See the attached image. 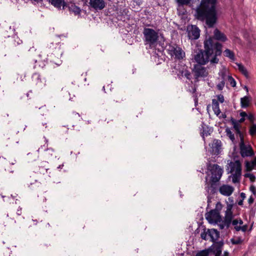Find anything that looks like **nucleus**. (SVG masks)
Here are the masks:
<instances>
[{
	"label": "nucleus",
	"mask_w": 256,
	"mask_h": 256,
	"mask_svg": "<svg viewBox=\"0 0 256 256\" xmlns=\"http://www.w3.org/2000/svg\"><path fill=\"white\" fill-rule=\"evenodd\" d=\"M217 0H202L196 10L197 19L206 20L208 28H212L218 20L216 3Z\"/></svg>",
	"instance_id": "2"
},
{
	"label": "nucleus",
	"mask_w": 256,
	"mask_h": 256,
	"mask_svg": "<svg viewBox=\"0 0 256 256\" xmlns=\"http://www.w3.org/2000/svg\"><path fill=\"white\" fill-rule=\"evenodd\" d=\"M240 197L242 198V200H244L246 198V194L244 192H241L240 194Z\"/></svg>",
	"instance_id": "53"
},
{
	"label": "nucleus",
	"mask_w": 256,
	"mask_h": 256,
	"mask_svg": "<svg viewBox=\"0 0 256 256\" xmlns=\"http://www.w3.org/2000/svg\"><path fill=\"white\" fill-rule=\"evenodd\" d=\"M33 0L35 2H39L42 1V0Z\"/></svg>",
	"instance_id": "61"
},
{
	"label": "nucleus",
	"mask_w": 256,
	"mask_h": 256,
	"mask_svg": "<svg viewBox=\"0 0 256 256\" xmlns=\"http://www.w3.org/2000/svg\"><path fill=\"white\" fill-rule=\"evenodd\" d=\"M234 229L236 230V231L238 232V231L240 230L242 228H241L240 226H238L236 225V226H235Z\"/></svg>",
	"instance_id": "54"
},
{
	"label": "nucleus",
	"mask_w": 256,
	"mask_h": 256,
	"mask_svg": "<svg viewBox=\"0 0 256 256\" xmlns=\"http://www.w3.org/2000/svg\"><path fill=\"white\" fill-rule=\"evenodd\" d=\"M143 34L146 44H148L150 48L158 44L159 38L158 32L152 28H145L144 29Z\"/></svg>",
	"instance_id": "4"
},
{
	"label": "nucleus",
	"mask_w": 256,
	"mask_h": 256,
	"mask_svg": "<svg viewBox=\"0 0 256 256\" xmlns=\"http://www.w3.org/2000/svg\"><path fill=\"white\" fill-rule=\"evenodd\" d=\"M254 202V198L252 196H250V198L248 200V202L250 204H252Z\"/></svg>",
	"instance_id": "49"
},
{
	"label": "nucleus",
	"mask_w": 256,
	"mask_h": 256,
	"mask_svg": "<svg viewBox=\"0 0 256 256\" xmlns=\"http://www.w3.org/2000/svg\"><path fill=\"white\" fill-rule=\"evenodd\" d=\"M24 49V46L22 45H18L12 48V51L14 54L18 57H19V54L20 53V52Z\"/></svg>",
	"instance_id": "24"
},
{
	"label": "nucleus",
	"mask_w": 256,
	"mask_h": 256,
	"mask_svg": "<svg viewBox=\"0 0 256 256\" xmlns=\"http://www.w3.org/2000/svg\"><path fill=\"white\" fill-rule=\"evenodd\" d=\"M243 200H240L238 202V204L240 205V206H242L243 205Z\"/></svg>",
	"instance_id": "57"
},
{
	"label": "nucleus",
	"mask_w": 256,
	"mask_h": 256,
	"mask_svg": "<svg viewBox=\"0 0 256 256\" xmlns=\"http://www.w3.org/2000/svg\"><path fill=\"white\" fill-rule=\"evenodd\" d=\"M195 64L194 66L193 70L196 82H198V78L200 77L205 78L208 74V72L206 70V68L202 66V64Z\"/></svg>",
	"instance_id": "9"
},
{
	"label": "nucleus",
	"mask_w": 256,
	"mask_h": 256,
	"mask_svg": "<svg viewBox=\"0 0 256 256\" xmlns=\"http://www.w3.org/2000/svg\"><path fill=\"white\" fill-rule=\"evenodd\" d=\"M58 49L60 50H59L57 54V57L58 58H61V56L62 55V52H61L60 47L58 48Z\"/></svg>",
	"instance_id": "52"
},
{
	"label": "nucleus",
	"mask_w": 256,
	"mask_h": 256,
	"mask_svg": "<svg viewBox=\"0 0 256 256\" xmlns=\"http://www.w3.org/2000/svg\"><path fill=\"white\" fill-rule=\"evenodd\" d=\"M252 174L246 173V174H244V176L246 177V178H250V176L252 175Z\"/></svg>",
	"instance_id": "55"
},
{
	"label": "nucleus",
	"mask_w": 256,
	"mask_h": 256,
	"mask_svg": "<svg viewBox=\"0 0 256 256\" xmlns=\"http://www.w3.org/2000/svg\"><path fill=\"white\" fill-rule=\"evenodd\" d=\"M240 116H242V118H244L248 116V114L245 112H242L240 113Z\"/></svg>",
	"instance_id": "48"
},
{
	"label": "nucleus",
	"mask_w": 256,
	"mask_h": 256,
	"mask_svg": "<svg viewBox=\"0 0 256 256\" xmlns=\"http://www.w3.org/2000/svg\"><path fill=\"white\" fill-rule=\"evenodd\" d=\"M209 254L206 249L202 250L198 252L196 256H208Z\"/></svg>",
	"instance_id": "32"
},
{
	"label": "nucleus",
	"mask_w": 256,
	"mask_h": 256,
	"mask_svg": "<svg viewBox=\"0 0 256 256\" xmlns=\"http://www.w3.org/2000/svg\"><path fill=\"white\" fill-rule=\"evenodd\" d=\"M222 142L219 140L214 139L210 146V152L212 154L218 156L220 152Z\"/></svg>",
	"instance_id": "14"
},
{
	"label": "nucleus",
	"mask_w": 256,
	"mask_h": 256,
	"mask_svg": "<svg viewBox=\"0 0 256 256\" xmlns=\"http://www.w3.org/2000/svg\"><path fill=\"white\" fill-rule=\"evenodd\" d=\"M184 76H185V77L187 79H188V80L190 79L191 74H190V72H189L188 70H186L185 72Z\"/></svg>",
	"instance_id": "41"
},
{
	"label": "nucleus",
	"mask_w": 256,
	"mask_h": 256,
	"mask_svg": "<svg viewBox=\"0 0 256 256\" xmlns=\"http://www.w3.org/2000/svg\"><path fill=\"white\" fill-rule=\"evenodd\" d=\"M232 225L234 226H236L238 224V220L235 219L233 220H232Z\"/></svg>",
	"instance_id": "50"
},
{
	"label": "nucleus",
	"mask_w": 256,
	"mask_h": 256,
	"mask_svg": "<svg viewBox=\"0 0 256 256\" xmlns=\"http://www.w3.org/2000/svg\"><path fill=\"white\" fill-rule=\"evenodd\" d=\"M224 56L226 57L229 58L230 60H234L235 56L234 52L229 49H226L224 52Z\"/></svg>",
	"instance_id": "25"
},
{
	"label": "nucleus",
	"mask_w": 256,
	"mask_h": 256,
	"mask_svg": "<svg viewBox=\"0 0 256 256\" xmlns=\"http://www.w3.org/2000/svg\"><path fill=\"white\" fill-rule=\"evenodd\" d=\"M206 220L210 224H218L222 221V216L220 212H216V210H212L205 214Z\"/></svg>",
	"instance_id": "7"
},
{
	"label": "nucleus",
	"mask_w": 256,
	"mask_h": 256,
	"mask_svg": "<svg viewBox=\"0 0 256 256\" xmlns=\"http://www.w3.org/2000/svg\"><path fill=\"white\" fill-rule=\"evenodd\" d=\"M250 133L251 135H254L256 133V124L254 125L250 130Z\"/></svg>",
	"instance_id": "37"
},
{
	"label": "nucleus",
	"mask_w": 256,
	"mask_h": 256,
	"mask_svg": "<svg viewBox=\"0 0 256 256\" xmlns=\"http://www.w3.org/2000/svg\"><path fill=\"white\" fill-rule=\"evenodd\" d=\"M248 225L247 224H245L242 226H241V230H242L243 232H245L247 230V229H248Z\"/></svg>",
	"instance_id": "46"
},
{
	"label": "nucleus",
	"mask_w": 256,
	"mask_h": 256,
	"mask_svg": "<svg viewBox=\"0 0 256 256\" xmlns=\"http://www.w3.org/2000/svg\"><path fill=\"white\" fill-rule=\"evenodd\" d=\"M240 154L242 158L251 156L254 155V152L252 147L249 146L250 149H248V148L244 144V140H240Z\"/></svg>",
	"instance_id": "13"
},
{
	"label": "nucleus",
	"mask_w": 256,
	"mask_h": 256,
	"mask_svg": "<svg viewBox=\"0 0 256 256\" xmlns=\"http://www.w3.org/2000/svg\"><path fill=\"white\" fill-rule=\"evenodd\" d=\"M222 204H221L220 202H218L216 203V208L213 210H216V212H220L222 210Z\"/></svg>",
	"instance_id": "34"
},
{
	"label": "nucleus",
	"mask_w": 256,
	"mask_h": 256,
	"mask_svg": "<svg viewBox=\"0 0 256 256\" xmlns=\"http://www.w3.org/2000/svg\"><path fill=\"white\" fill-rule=\"evenodd\" d=\"M234 190V187L228 184H223L219 188V192L222 194L228 196H230Z\"/></svg>",
	"instance_id": "16"
},
{
	"label": "nucleus",
	"mask_w": 256,
	"mask_h": 256,
	"mask_svg": "<svg viewBox=\"0 0 256 256\" xmlns=\"http://www.w3.org/2000/svg\"><path fill=\"white\" fill-rule=\"evenodd\" d=\"M228 40L226 35L217 28L214 31L212 36H206L204 42V50L198 49L194 56L195 61L200 64H206L210 60L212 64H218V56L222 54V44L218 42H225Z\"/></svg>",
	"instance_id": "1"
},
{
	"label": "nucleus",
	"mask_w": 256,
	"mask_h": 256,
	"mask_svg": "<svg viewBox=\"0 0 256 256\" xmlns=\"http://www.w3.org/2000/svg\"><path fill=\"white\" fill-rule=\"evenodd\" d=\"M244 88L246 89V91L248 92V88L246 86H244Z\"/></svg>",
	"instance_id": "64"
},
{
	"label": "nucleus",
	"mask_w": 256,
	"mask_h": 256,
	"mask_svg": "<svg viewBox=\"0 0 256 256\" xmlns=\"http://www.w3.org/2000/svg\"><path fill=\"white\" fill-rule=\"evenodd\" d=\"M29 55L34 58V60L36 63L42 60V55L40 54L39 50H37L33 46L28 50Z\"/></svg>",
	"instance_id": "17"
},
{
	"label": "nucleus",
	"mask_w": 256,
	"mask_h": 256,
	"mask_svg": "<svg viewBox=\"0 0 256 256\" xmlns=\"http://www.w3.org/2000/svg\"><path fill=\"white\" fill-rule=\"evenodd\" d=\"M238 70L244 74L245 76L248 77V73L246 68L242 64H236Z\"/></svg>",
	"instance_id": "26"
},
{
	"label": "nucleus",
	"mask_w": 256,
	"mask_h": 256,
	"mask_svg": "<svg viewBox=\"0 0 256 256\" xmlns=\"http://www.w3.org/2000/svg\"><path fill=\"white\" fill-rule=\"evenodd\" d=\"M228 80L232 86L234 87L236 86V82L234 79L231 76H228Z\"/></svg>",
	"instance_id": "33"
},
{
	"label": "nucleus",
	"mask_w": 256,
	"mask_h": 256,
	"mask_svg": "<svg viewBox=\"0 0 256 256\" xmlns=\"http://www.w3.org/2000/svg\"><path fill=\"white\" fill-rule=\"evenodd\" d=\"M207 166L208 169L211 172L210 179L214 178L220 180L223 172L222 169L217 164H212L209 163Z\"/></svg>",
	"instance_id": "8"
},
{
	"label": "nucleus",
	"mask_w": 256,
	"mask_h": 256,
	"mask_svg": "<svg viewBox=\"0 0 256 256\" xmlns=\"http://www.w3.org/2000/svg\"><path fill=\"white\" fill-rule=\"evenodd\" d=\"M191 0H176L178 6H184L188 4Z\"/></svg>",
	"instance_id": "31"
},
{
	"label": "nucleus",
	"mask_w": 256,
	"mask_h": 256,
	"mask_svg": "<svg viewBox=\"0 0 256 256\" xmlns=\"http://www.w3.org/2000/svg\"><path fill=\"white\" fill-rule=\"evenodd\" d=\"M248 118L250 121V122H253L254 120V115L252 114H249L248 115V116H246Z\"/></svg>",
	"instance_id": "43"
},
{
	"label": "nucleus",
	"mask_w": 256,
	"mask_h": 256,
	"mask_svg": "<svg viewBox=\"0 0 256 256\" xmlns=\"http://www.w3.org/2000/svg\"><path fill=\"white\" fill-rule=\"evenodd\" d=\"M218 226H220V230H222L224 228V226H226L224 223H223L222 222L221 224H218Z\"/></svg>",
	"instance_id": "51"
},
{
	"label": "nucleus",
	"mask_w": 256,
	"mask_h": 256,
	"mask_svg": "<svg viewBox=\"0 0 256 256\" xmlns=\"http://www.w3.org/2000/svg\"><path fill=\"white\" fill-rule=\"evenodd\" d=\"M191 1H192V2H199V0H191Z\"/></svg>",
	"instance_id": "62"
},
{
	"label": "nucleus",
	"mask_w": 256,
	"mask_h": 256,
	"mask_svg": "<svg viewBox=\"0 0 256 256\" xmlns=\"http://www.w3.org/2000/svg\"><path fill=\"white\" fill-rule=\"evenodd\" d=\"M22 214V208H20L18 209L16 212H11L9 214H7V216L8 217V221L10 224H16V222H20L22 219L24 218V217L21 216Z\"/></svg>",
	"instance_id": "11"
},
{
	"label": "nucleus",
	"mask_w": 256,
	"mask_h": 256,
	"mask_svg": "<svg viewBox=\"0 0 256 256\" xmlns=\"http://www.w3.org/2000/svg\"><path fill=\"white\" fill-rule=\"evenodd\" d=\"M225 82L224 80L221 81L218 84H217L216 86L218 90H221L223 89L224 86Z\"/></svg>",
	"instance_id": "36"
},
{
	"label": "nucleus",
	"mask_w": 256,
	"mask_h": 256,
	"mask_svg": "<svg viewBox=\"0 0 256 256\" xmlns=\"http://www.w3.org/2000/svg\"><path fill=\"white\" fill-rule=\"evenodd\" d=\"M238 224H242L243 221L240 218L239 220H238Z\"/></svg>",
	"instance_id": "59"
},
{
	"label": "nucleus",
	"mask_w": 256,
	"mask_h": 256,
	"mask_svg": "<svg viewBox=\"0 0 256 256\" xmlns=\"http://www.w3.org/2000/svg\"><path fill=\"white\" fill-rule=\"evenodd\" d=\"M32 80L36 84H39L41 82L40 76L37 73L34 74L32 76Z\"/></svg>",
	"instance_id": "27"
},
{
	"label": "nucleus",
	"mask_w": 256,
	"mask_h": 256,
	"mask_svg": "<svg viewBox=\"0 0 256 256\" xmlns=\"http://www.w3.org/2000/svg\"><path fill=\"white\" fill-rule=\"evenodd\" d=\"M252 163V166L253 168L254 166H256V156L254 158V160L250 162Z\"/></svg>",
	"instance_id": "47"
},
{
	"label": "nucleus",
	"mask_w": 256,
	"mask_h": 256,
	"mask_svg": "<svg viewBox=\"0 0 256 256\" xmlns=\"http://www.w3.org/2000/svg\"><path fill=\"white\" fill-rule=\"evenodd\" d=\"M208 232L210 241L213 242V244L206 249L208 254L212 253L214 256H228L229 253L227 251H224V254L221 256L224 242L223 240L216 242V240L220 238V232L214 228L208 229Z\"/></svg>",
	"instance_id": "3"
},
{
	"label": "nucleus",
	"mask_w": 256,
	"mask_h": 256,
	"mask_svg": "<svg viewBox=\"0 0 256 256\" xmlns=\"http://www.w3.org/2000/svg\"><path fill=\"white\" fill-rule=\"evenodd\" d=\"M52 5L58 9H60L62 6V10L66 9V2L64 0H48Z\"/></svg>",
	"instance_id": "20"
},
{
	"label": "nucleus",
	"mask_w": 256,
	"mask_h": 256,
	"mask_svg": "<svg viewBox=\"0 0 256 256\" xmlns=\"http://www.w3.org/2000/svg\"><path fill=\"white\" fill-rule=\"evenodd\" d=\"M202 227H204V229H203L204 232H202V234H200V236L202 240H207L206 236L208 234V229L207 231H206V228L204 226H202Z\"/></svg>",
	"instance_id": "29"
},
{
	"label": "nucleus",
	"mask_w": 256,
	"mask_h": 256,
	"mask_svg": "<svg viewBox=\"0 0 256 256\" xmlns=\"http://www.w3.org/2000/svg\"><path fill=\"white\" fill-rule=\"evenodd\" d=\"M46 151L47 152H46V154H47L48 152L50 153V152H53V150L48 149Z\"/></svg>",
	"instance_id": "58"
},
{
	"label": "nucleus",
	"mask_w": 256,
	"mask_h": 256,
	"mask_svg": "<svg viewBox=\"0 0 256 256\" xmlns=\"http://www.w3.org/2000/svg\"><path fill=\"white\" fill-rule=\"evenodd\" d=\"M228 164L230 167V170H229V167L226 169L228 174L232 173L236 169L235 174H232V181L234 183L239 182L240 178L242 174V164L240 160H236L235 162H230Z\"/></svg>",
	"instance_id": "5"
},
{
	"label": "nucleus",
	"mask_w": 256,
	"mask_h": 256,
	"mask_svg": "<svg viewBox=\"0 0 256 256\" xmlns=\"http://www.w3.org/2000/svg\"><path fill=\"white\" fill-rule=\"evenodd\" d=\"M245 166L246 168V171L250 172L253 170L252 166V163L248 161H246L245 162Z\"/></svg>",
	"instance_id": "30"
},
{
	"label": "nucleus",
	"mask_w": 256,
	"mask_h": 256,
	"mask_svg": "<svg viewBox=\"0 0 256 256\" xmlns=\"http://www.w3.org/2000/svg\"><path fill=\"white\" fill-rule=\"evenodd\" d=\"M245 120V118H242L240 119V120H238V122H240V123H242V122H243Z\"/></svg>",
	"instance_id": "56"
},
{
	"label": "nucleus",
	"mask_w": 256,
	"mask_h": 256,
	"mask_svg": "<svg viewBox=\"0 0 256 256\" xmlns=\"http://www.w3.org/2000/svg\"><path fill=\"white\" fill-rule=\"evenodd\" d=\"M228 200H229L230 202H232H232H234V200H233V198H230H230H228Z\"/></svg>",
	"instance_id": "60"
},
{
	"label": "nucleus",
	"mask_w": 256,
	"mask_h": 256,
	"mask_svg": "<svg viewBox=\"0 0 256 256\" xmlns=\"http://www.w3.org/2000/svg\"><path fill=\"white\" fill-rule=\"evenodd\" d=\"M53 62L55 64L59 66L61 64L62 60H55L54 58H53Z\"/></svg>",
	"instance_id": "42"
},
{
	"label": "nucleus",
	"mask_w": 256,
	"mask_h": 256,
	"mask_svg": "<svg viewBox=\"0 0 256 256\" xmlns=\"http://www.w3.org/2000/svg\"><path fill=\"white\" fill-rule=\"evenodd\" d=\"M188 36L191 40H197L200 36V30L196 25L188 26L187 28Z\"/></svg>",
	"instance_id": "12"
},
{
	"label": "nucleus",
	"mask_w": 256,
	"mask_h": 256,
	"mask_svg": "<svg viewBox=\"0 0 256 256\" xmlns=\"http://www.w3.org/2000/svg\"><path fill=\"white\" fill-rule=\"evenodd\" d=\"M249 178H250V182H254L256 180V176L252 174V175L250 176V177Z\"/></svg>",
	"instance_id": "44"
},
{
	"label": "nucleus",
	"mask_w": 256,
	"mask_h": 256,
	"mask_svg": "<svg viewBox=\"0 0 256 256\" xmlns=\"http://www.w3.org/2000/svg\"><path fill=\"white\" fill-rule=\"evenodd\" d=\"M212 110L214 112V114L216 116H218L220 113V110L219 108V103L217 100L216 99H213L212 100Z\"/></svg>",
	"instance_id": "23"
},
{
	"label": "nucleus",
	"mask_w": 256,
	"mask_h": 256,
	"mask_svg": "<svg viewBox=\"0 0 256 256\" xmlns=\"http://www.w3.org/2000/svg\"><path fill=\"white\" fill-rule=\"evenodd\" d=\"M64 166V165H63V164H62V165H60V166H58V168H62V166Z\"/></svg>",
	"instance_id": "63"
},
{
	"label": "nucleus",
	"mask_w": 256,
	"mask_h": 256,
	"mask_svg": "<svg viewBox=\"0 0 256 256\" xmlns=\"http://www.w3.org/2000/svg\"><path fill=\"white\" fill-rule=\"evenodd\" d=\"M168 54L171 56H175L177 60H182L185 57V52L181 48L176 44H169L168 48Z\"/></svg>",
	"instance_id": "6"
},
{
	"label": "nucleus",
	"mask_w": 256,
	"mask_h": 256,
	"mask_svg": "<svg viewBox=\"0 0 256 256\" xmlns=\"http://www.w3.org/2000/svg\"><path fill=\"white\" fill-rule=\"evenodd\" d=\"M250 189L254 195L256 194V188L254 186H251Z\"/></svg>",
	"instance_id": "40"
},
{
	"label": "nucleus",
	"mask_w": 256,
	"mask_h": 256,
	"mask_svg": "<svg viewBox=\"0 0 256 256\" xmlns=\"http://www.w3.org/2000/svg\"><path fill=\"white\" fill-rule=\"evenodd\" d=\"M232 204H228L227 202L226 210L225 212V216L224 220L221 221V222L224 223L227 228H229L231 224L232 220L234 217L233 212L232 211Z\"/></svg>",
	"instance_id": "10"
},
{
	"label": "nucleus",
	"mask_w": 256,
	"mask_h": 256,
	"mask_svg": "<svg viewBox=\"0 0 256 256\" xmlns=\"http://www.w3.org/2000/svg\"><path fill=\"white\" fill-rule=\"evenodd\" d=\"M40 172L43 173V174H44V172L46 171V172H48L49 174H50V172H48L50 169L49 168H44V167H40Z\"/></svg>",
	"instance_id": "39"
},
{
	"label": "nucleus",
	"mask_w": 256,
	"mask_h": 256,
	"mask_svg": "<svg viewBox=\"0 0 256 256\" xmlns=\"http://www.w3.org/2000/svg\"><path fill=\"white\" fill-rule=\"evenodd\" d=\"M218 179L212 178V179L210 180L208 183V186L206 188L208 189V191L210 190V193L212 194H214L218 191Z\"/></svg>",
	"instance_id": "15"
},
{
	"label": "nucleus",
	"mask_w": 256,
	"mask_h": 256,
	"mask_svg": "<svg viewBox=\"0 0 256 256\" xmlns=\"http://www.w3.org/2000/svg\"><path fill=\"white\" fill-rule=\"evenodd\" d=\"M90 4L95 10H101L106 6L104 0H90Z\"/></svg>",
	"instance_id": "18"
},
{
	"label": "nucleus",
	"mask_w": 256,
	"mask_h": 256,
	"mask_svg": "<svg viewBox=\"0 0 256 256\" xmlns=\"http://www.w3.org/2000/svg\"><path fill=\"white\" fill-rule=\"evenodd\" d=\"M232 124L234 126V128L236 130V134H238L240 137V140H244V136L240 129V125L238 122H236L234 118H231Z\"/></svg>",
	"instance_id": "21"
},
{
	"label": "nucleus",
	"mask_w": 256,
	"mask_h": 256,
	"mask_svg": "<svg viewBox=\"0 0 256 256\" xmlns=\"http://www.w3.org/2000/svg\"><path fill=\"white\" fill-rule=\"evenodd\" d=\"M207 129H208V127H207ZM210 130H204L203 132L204 134H206V136L208 135H210Z\"/></svg>",
	"instance_id": "45"
},
{
	"label": "nucleus",
	"mask_w": 256,
	"mask_h": 256,
	"mask_svg": "<svg viewBox=\"0 0 256 256\" xmlns=\"http://www.w3.org/2000/svg\"><path fill=\"white\" fill-rule=\"evenodd\" d=\"M230 240H231L232 243L233 244H240L242 242V240L240 238H238L236 240H234V238H232Z\"/></svg>",
	"instance_id": "35"
},
{
	"label": "nucleus",
	"mask_w": 256,
	"mask_h": 256,
	"mask_svg": "<svg viewBox=\"0 0 256 256\" xmlns=\"http://www.w3.org/2000/svg\"><path fill=\"white\" fill-rule=\"evenodd\" d=\"M66 8H68L70 12H73L74 15L80 14L81 12L80 8L72 2L66 3Z\"/></svg>",
	"instance_id": "19"
},
{
	"label": "nucleus",
	"mask_w": 256,
	"mask_h": 256,
	"mask_svg": "<svg viewBox=\"0 0 256 256\" xmlns=\"http://www.w3.org/2000/svg\"><path fill=\"white\" fill-rule=\"evenodd\" d=\"M226 136L229 137L232 142H234L235 140L234 134H232L228 128H227L226 129Z\"/></svg>",
	"instance_id": "28"
},
{
	"label": "nucleus",
	"mask_w": 256,
	"mask_h": 256,
	"mask_svg": "<svg viewBox=\"0 0 256 256\" xmlns=\"http://www.w3.org/2000/svg\"><path fill=\"white\" fill-rule=\"evenodd\" d=\"M251 98L250 96H245L240 98V106L242 108H246L249 106Z\"/></svg>",
	"instance_id": "22"
},
{
	"label": "nucleus",
	"mask_w": 256,
	"mask_h": 256,
	"mask_svg": "<svg viewBox=\"0 0 256 256\" xmlns=\"http://www.w3.org/2000/svg\"><path fill=\"white\" fill-rule=\"evenodd\" d=\"M218 101H219L220 103H223L224 101V97L222 94H219L217 96Z\"/></svg>",
	"instance_id": "38"
}]
</instances>
